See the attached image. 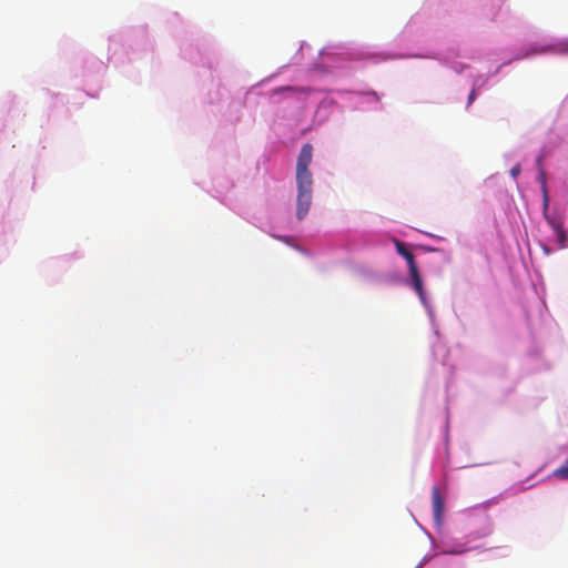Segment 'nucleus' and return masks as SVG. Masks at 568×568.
<instances>
[{"instance_id": "6", "label": "nucleus", "mask_w": 568, "mask_h": 568, "mask_svg": "<svg viewBox=\"0 0 568 568\" xmlns=\"http://www.w3.org/2000/svg\"><path fill=\"white\" fill-rule=\"evenodd\" d=\"M552 476L560 480L568 479V459H566L560 467L554 470Z\"/></svg>"}, {"instance_id": "3", "label": "nucleus", "mask_w": 568, "mask_h": 568, "mask_svg": "<svg viewBox=\"0 0 568 568\" xmlns=\"http://www.w3.org/2000/svg\"><path fill=\"white\" fill-rule=\"evenodd\" d=\"M394 243H395L396 252L400 256H403L407 262L414 290L418 294L419 298L424 302L425 294H424V288H423V282H422L419 271L416 265L415 257H414L413 253L406 247L404 242H402L399 240H395Z\"/></svg>"}, {"instance_id": "7", "label": "nucleus", "mask_w": 568, "mask_h": 568, "mask_svg": "<svg viewBox=\"0 0 568 568\" xmlns=\"http://www.w3.org/2000/svg\"><path fill=\"white\" fill-rule=\"evenodd\" d=\"M521 172V166L519 163L515 164L511 169H510V175L513 179H517V176L520 174Z\"/></svg>"}, {"instance_id": "2", "label": "nucleus", "mask_w": 568, "mask_h": 568, "mask_svg": "<svg viewBox=\"0 0 568 568\" xmlns=\"http://www.w3.org/2000/svg\"><path fill=\"white\" fill-rule=\"evenodd\" d=\"M541 161L542 158L539 156L537 159V166H538V182L540 184V191L542 194V216L548 223V225L551 227L554 233L557 237V243L560 248L566 247L567 241H568V233L565 230V214L558 213L557 211L549 212V193H548V186H547V178L546 172L541 168Z\"/></svg>"}, {"instance_id": "5", "label": "nucleus", "mask_w": 568, "mask_h": 568, "mask_svg": "<svg viewBox=\"0 0 568 568\" xmlns=\"http://www.w3.org/2000/svg\"><path fill=\"white\" fill-rule=\"evenodd\" d=\"M311 89L310 88H303V87H291V85H287V87H278L276 89H274L272 91V94L273 95H277V94H282L284 92H290V93H293V94H310L311 93Z\"/></svg>"}, {"instance_id": "1", "label": "nucleus", "mask_w": 568, "mask_h": 568, "mask_svg": "<svg viewBox=\"0 0 568 568\" xmlns=\"http://www.w3.org/2000/svg\"><path fill=\"white\" fill-rule=\"evenodd\" d=\"M313 159V146L306 143L302 146L296 163V217L303 220L311 207L313 197V175L310 165Z\"/></svg>"}, {"instance_id": "8", "label": "nucleus", "mask_w": 568, "mask_h": 568, "mask_svg": "<svg viewBox=\"0 0 568 568\" xmlns=\"http://www.w3.org/2000/svg\"><path fill=\"white\" fill-rule=\"evenodd\" d=\"M475 99H476L475 90H471V92L468 95V103H473Z\"/></svg>"}, {"instance_id": "4", "label": "nucleus", "mask_w": 568, "mask_h": 568, "mask_svg": "<svg viewBox=\"0 0 568 568\" xmlns=\"http://www.w3.org/2000/svg\"><path fill=\"white\" fill-rule=\"evenodd\" d=\"M432 504L434 519L437 524H440L443 511H444V499L440 495L439 488L434 486L432 488Z\"/></svg>"}]
</instances>
